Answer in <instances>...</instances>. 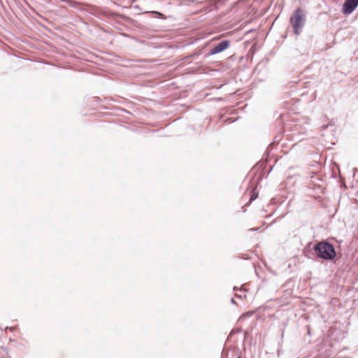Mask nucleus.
Instances as JSON below:
<instances>
[{
	"label": "nucleus",
	"mask_w": 358,
	"mask_h": 358,
	"mask_svg": "<svg viewBox=\"0 0 358 358\" xmlns=\"http://www.w3.org/2000/svg\"><path fill=\"white\" fill-rule=\"evenodd\" d=\"M314 250L317 256L325 260H331L336 256L334 246L325 241L320 242L314 246Z\"/></svg>",
	"instance_id": "nucleus-1"
},
{
	"label": "nucleus",
	"mask_w": 358,
	"mask_h": 358,
	"mask_svg": "<svg viewBox=\"0 0 358 358\" xmlns=\"http://www.w3.org/2000/svg\"><path fill=\"white\" fill-rule=\"evenodd\" d=\"M304 15L303 11L298 8L290 18V22L296 34H299L301 29L304 25Z\"/></svg>",
	"instance_id": "nucleus-2"
},
{
	"label": "nucleus",
	"mask_w": 358,
	"mask_h": 358,
	"mask_svg": "<svg viewBox=\"0 0 358 358\" xmlns=\"http://www.w3.org/2000/svg\"><path fill=\"white\" fill-rule=\"evenodd\" d=\"M357 6L358 0H345L343 6L342 12L345 15L351 14Z\"/></svg>",
	"instance_id": "nucleus-3"
},
{
	"label": "nucleus",
	"mask_w": 358,
	"mask_h": 358,
	"mask_svg": "<svg viewBox=\"0 0 358 358\" xmlns=\"http://www.w3.org/2000/svg\"><path fill=\"white\" fill-rule=\"evenodd\" d=\"M229 45V42L228 41H222L217 45H215L213 48H212L210 51V55H216L220 53L227 48H228Z\"/></svg>",
	"instance_id": "nucleus-4"
},
{
	"label": "nucleus",
	"mask_w": 358,
	"mask_h": 358,
	"mask_svg": "<svg viewBox=\"0 0 358 358\" xmlns=\"http://www.w3.org/2000/svg\"><path fill=\"white\" fill-rule=\"evenodd\" d=\"M257 197V194L253 193V194L251 196L250 201L255 200Z\"/></svg>",
	"instance_id": "nucleus-5"
},
{
	"label": "nucleus",
	"mask_w": 358,
	"mask_h": 358,
	"mask_svg": "<svg viewBox=\"0 0 358 358\" xmlns=\"http://www.w3.org/2000/svg\"><path fill=\"white\" fill-rule=\"evenodd\" d=\"M231 302H232V303H234V299H231Z\"/></svg>",
	"instance_id": "nucleus-6"
}]
</instances>
